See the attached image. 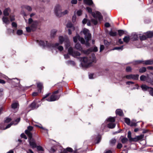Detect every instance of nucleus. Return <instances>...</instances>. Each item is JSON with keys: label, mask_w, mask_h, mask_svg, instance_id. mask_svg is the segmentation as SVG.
Listing matches in <instances>:
<instances>
[{"label": "nucleus", "mask_w": 153, "mask_h": 153, "mask_svg": "<svg viewBox=\"0 0 153 153\" xmlns=\"http://www.w3.org/2000/svg\"><path fill=\"white\" fill-rule=\"evenodd\" d=\"M82 32H83L85 35V39L86 40V42H85L84 38L80 37L78 35H77L76 36L74 37L73 40L74 42H76L78 40L81 42V43L85 44L87 46H89L90 44L88 42V41L91 37V35L89 33V30L86 28H84Z\"/></svg>", "instance_id": "f257e3e1"}, {"label": "nucleus", "mask_w": 153, "mask_h": 153, "mask_svg": "<svg viewBox=\"0 0 153 153\" xmlns=\"http://www.w3.org/2000/svg\"><path fill=\"white\" fill-rule=\"evenodd\" d=\"M89 58L88 57L80 58L79 59L82 61V64L83 66L88 67L90 66L92 62H94L95 60V58L94 54H91Z\"/></svg>", "instance_id": "f03ea898"}, {"label": "nucleus", "mask_w": 153, "mask_h": 153, "mask_svg": "<svg viewBox=\"0 0 153 153\" xmlns=\"http://www.w3.org/2000/svg\"><path fill=\"white\" fill-rule=\"evenodd\" d=\"M27 24L28 25V26L26 27V31L27 32H30L36 30L38 24V22L36 21H33V19L30 18L29 19Z\"/></svg>", "instance_id": "7ed1b4c3"}, {"label": "nucleus", "mask_w": 153, "mask_h": 153, "mask_svg": "<svg viewBox=\"0 0 153 153\" xmlns=\"http://www.w3.org/2000/svg\"><path fill=\"white\" fill-rule=\"evenodd\" d=\"M58 91L54 92L50 97H48L50 95V93H49L43 97V100H45L48 101H53L58 100L60 97V96L58 95L57 94L58 93Z\"/></svg>", "instance_id": "20e7f679"}, {"label": "nucleus", "mask_w": 153, "mask_h": 153, "mask_svg": "<svg viewBox=\"0 0 153 153\" xmlns=\"http://www.w3.org/2000/svg\"><path fill=\"white\" fill-rule=\"evenodd\" d=\"M25 133L29 137L28 141L30 146L33 149L36 148V147L37 144L35 140L32 137V134L27 130L25 131Z\"/></svg>", "instance_id": "39448f33"}, {"label": "nucleus", "mask_w": 153, "mask_h": 153, "mask_svg": "<svg viewBox=\"0 0 153 153\" xmlns=\"http://www.w3.org/2000/svg\"><path fill=\"white\" fill-rule=\"evenodd\" d=\"M68 54L64 55V58L66 59H68L69 58V55H71L77 58H78L81 55L80 53L79 52L74 51L71 47H70L68 49Z\"/></svg>", "instance_id": "423d86ee"}, {"label": "nucleus", "mask_w": 153, "mask_h": 153, "mask_svg": "<svg viewBox=\"0 0 153 153\" xmlns=\"http://www.w3.org/2000/svg\"><path fill=\"white\" fill-rule=\"evenodd\" d=\"M61 7L59 5H57L55 9V13L56 15L59 17H61L67 14L68 13V10H65L63 12L61 11Z\"/></svg>", "instance_id": "0eeeda50"}, {"label": "nucleus", "mask_w": 153, "mask_h": 153, "mask_svg": "<svg viewBox=\"0 0 153 153\" xmlns=\"http://www.w3.org/2000/svg\"><path fill=\"white\" fill-rule=\"evenodd\" d=\"M59 44H62L64 42H65V47L66 49L68 48L70 46V43L68 37L65 36L64 37L62 36H60L59 37Z\"/></svg>", "instance_id": "6e6552de"}, {"label": "nucleus", "mask_w": 153, "mask_h": 153, "mask_svg": "<svg viewBox=\"0 0 153 153\" xmlns=\"http://www.w3.org/2000/svg\"><path fill=\"white\" fill-rule=\"evenodd\" d=\"M86 9L89 13H91L92 16L94 18H98L99 21L101 20L102 19V16L101 15L100 13L99 12L96 11L95 13H92L91 9L89 7H87L86 8Z\"/></svg>", "instance_id": "1a4fd4ad"}, {"label": "nucleus", "mask_w": 153, "mask_h": 153, "mask_svg": "<svg viewBox=\"0 0 153 153\" xmlns=\"http://www.w3.org/2000/svg\"><path fill=\"white\" fill-rule=\"evenodd\" d=\"M135 62L136 64L142 63L143 64L146 65H151L153 64V60L149 59L145 61L137 60L135 61Z\"/></svg>", "instance_id": "9d476101"}, {"label": "nucleus", "mask_w": 153, "mask_h": 153, "mask_svg": "<svg viewBox=\"0 0 153 153\" xmlns=\"http://www.w3.org/2000/svg\"><path fill=\"white\" fill-rule=\"evenodd\" d=\"M140 79L141 81H146L147 82L150 83L151 84L153 85V81H152L148 77H146L144 75H142L140 76Z\"/></svg>", "instance_id": "9b49d317"}, {"label": "nucleus", "mask_w": 153, "mask_h": 153, "mask_svg": "<svg viewBox=\"0 0 153 153\" xmlns=\"http://www.w3.org/2000/svg\"><path fill=\"white\" fill-rule=\"evenodd\" d=\"M125 122L128 125L131 126H136V123L132 122H131L130 119L128 118H125Z\"/></svg>", "instance_id": "f8f14e48"}, {"label": "nucleus", "mask_w": 153, "mask_h": 153, "mask_svg": "<svg viewBox=\"0 0 153 153\" xmlns=\"http://www.w3.org/2000/svg\"><path fill=\"white\" fill-rule=\"evenodd\" d=\"M67 27L68 28H69L70 29H68V34L70 35L71 34L72 30H75V27L73 26L72 24L71 23H69L67 25Z\"/></svg>", "instance_id": "ddd939ff"}, {"label": "nucleus", "mask_w": 153, "mask_h": 153, "mask_svg": "<svg viewBox=\"0 0 153 153\" xmlns=\"http://www.w3.org/2000/svg\"><path fill=\"white\" fill-rule=\"evenodd\" d=\"M20 118H18L17 119H16L14 122H12V123L8 124L6 127L5 129H7L8 128H9L12 125H16L18 124V123L19 122L20 120Z\"/></svg>", "instance_id": "4468645a"}, {"label": "nucleus", "mask_w": 153, "mask_h": 153, "mask_svg": "<svg viewBox=\"0 0 153 153\" xmlns=\"http://www.w3.org/2000/svg\"><path fill=\"white\" fill-rule=\"evenodd\" d=\"M139 77V75H127L126 76V77L128 79H132L135 80H137L138 79Z\"/></svg>", "instance_id": "2eb2a0df"}, {"label": "nucleus", "mask_w": 153, "mask_h": 153, "mask_svg": "<svg viewBox=\"0 0 153 153\" xmlns=\"http://www.w3.org/2000/svg\"><path fill=\"white\" fill-rule=\"evenodd\" d=\"M59 43H56L54 44V45H53V47L57 48L60 51H62L63 50V47L62 46H59Z\"/></svg>", "instance_id": "dca6fc26"}, {"label": "nucleus", "mask_w": 153, "mask_h": 153, "mask_svg": "<svg viewBox=\"0 0 153 153\" xmlns=\"http://www.w3.org/2000/svg\"><path fill=\"white\" fill-rule=\"evenodd\" d=\"M143 137V135H141L139 136H136L133 139V140L134 141H137L138 140L142 139Z\"/></svg>", "instance_id": "f3484780"}, {"label": "nucleus", "mask_w": 153, "mask_h": 153, "mask_svg": "<svg viewBox=\"0 0 153 153\" xmlns=\"http://www.w3.org/2000/svg\"><path fill=\"white\" fill-rule=\"evenodd\" d=\"M37 42L39 44V45L41 46H48V45L47 44V41L45 42L42 40H40L39 41H38Z\"/></svg>", "instance_id": "a211bd4d"}, {"label": "nucleus", "mask_w": 153, "mask_h": 153, "mask_svg": "<svg viewBox=\"0 0 153 153\" xmlns=\"http://www.w3.org/2000/svg\"><path fill=\"white\" fill-rule=\"evenodd\" d=\"M10 12V9L9 8H7L5 9L4 12L3 13L4 16H8Z\"/></svg>", "instance_id": "6ab92c4d"}, {"label": "nucleus", "mask_w": 153, "mask_h": 153, "mask_svg": "<svg viewBox=\"0 0 153 153\" xmlns=\"http://www.w3.org/2000/svg\"><path fill=\"white\" fill-rule=\"evenodd\" d=\"M141 87L142 88V89L143 91H147L148 90L149 91V90L150 89L151 87H149L147 86L146 85H142L141 86Z\"/></svg>", "instance_id": "aec40b11"}, {"label": "nucleus", "mask_w": 153, "mask_h": 153, "mask_svg": "<svg viewBox=\"0 0 153 153\" xmlns=\"http://www.w3.org/2000/svg\"><path fill=\"white\" fill-rule=\"evenodd\" d=\"M37 88L39 89L38 92L40 93L41 92V90L42 88L43 85L42 83L40 82H38L37 84Z\"/></svg>", "instance_id": "412c9836"}, {"label": "nucleus", "mask_w": 153, "mask_h": 153, "mask_svg": "<svg viewBox=\"0 0 153 153\" xmlns=\"http://www.w3.org/2000/svg\"><path fill=\"white\" fill-rule=\"evenodd\" d=\"M84 2L85 4L89 5L93 4L92 0H84Z\"/></svg>", "instance_id": "4be33fe9"}, {"label": "nucleus", "mask_w": 153, "mask_h": 153, "mask_svg": "<svg viewBox=\"0 0 153 153\" xmlns=\"http://www.w3.org/2000/svg\"><path fill=\"white\" fill-rule=\"evenodd\" d=\"M2 20L3 22L6 24H8L10 23V21L8 18L5 17H3L2 18Z\"/></svg>", "instance_id": "5701e85b"}, {"label": "nucleus", "mask_w": 153, "mask_h": 153, "mask_svg": "<svg viewBox=\"0 0 153 153\" xmlns=\"http://www.w3.org/2000/svg\"><path fill=\"white\" fill-rule=\"evenodd\" d=\"M145 35L147 38H151L153 36V33L151 31L145 33Z\"/></svg>", "instance_id": "b1692460"}, {"label": "nucleus", "mask_w": 153, "mask_h": 153, "mask_svg": "<svg viewBox=\"0 0 153 153\" xmlns=\"http://www.w3.org/2000/svg\"><path fill=\"white\" fill-rule=\"evenodd\" d=\"M36 148L37 151L39 152H41L42 153L44 151V149H43V148H42V147L41 146H37V145L36 147Z\"/></svg>", "instance_id": "393cba45"}, {"label": "nucleus", "mask_w": 153, "mask_h": 153, "mask_svg": "<svg viewBox=\"0 0 153 153\" xmlns=\"http://www.w3.org/2000/svg\"><path fill=\"white\" fill-rule=\"evenodd\" d=\"M116 126V124L113 123H110L108 124V127L110 128H114Z\"/></svg>", "instance_id": "a878e982"}, {"label": "nucleus", "mask_w": 153, "mask_h": 153, "mask_svg": "<svg viewBox=\"0 0 153 153\" xmlns=\"http://www.w3.org/2000/svg\"><path fill=\"white\" fill-rule=\"evenodd\" d=\"M75 47L78 50L81 51L82 50V48L80 45L79 43H76L75 46Z\"/></svg>", "instance_id": "bb28decb"}, {"label": "nucleus", "mask_w": 153, "mask_h": 153, "mask_svg": "<svg viewBox=\"0 0 153 153\" xmlns=\"http://www.w3.org/2000/svg\"><path fill=\"white\" fill-rule=\"evenodd\" d=\"M116 113L117 114L120 116H122L123 115L122 111L120 109H117L116 111Z\"/></svg>", "instance_id": "cd10ccee"}, {"label": "nucleus", "mask_w": 153, "mask_h": 153, "mask_svg": "<svg viewBox=\"0 0 153 153\" xmlns=\"http://www.w3.org/2000/svg\"><path fill=\"white\" fill-rule=\"evenodd\" d=\"M107 120L111 123H113L115 121V117H110L107 119Z\"/></svg>", "instance_id": "c85d7f7f"}, {"label": "nucleus", "mask_w": 153, "mask_h": 153, "mask_svg": "<svg viewBox=\"0 0 153 153\" xmlns=\"http://www.w3.org/2000/svg\"><path fill=\"white\" fill-rule=\"evenodd\" d=\"M57 30L55 29L52 30L51 32V35L52 37H53L55 35Z\"/></svg>", "instance_id": "c756f323"}, {"label": "nucleus", "mask_w": 153, "mask_h": 153, "mask_svg": "<svg viewBox=\"0 0 153 153\" xmlns=\"http://www.w3.org/2000/svg\"><path fill=\"white\" fill-rule=\"evenodd\" d=\"M12 111L14 112H16L18 110V106H11Z\"/></svg>", "instance_id": "7c9ffc66"}, {"label": "nucleus", "mask_w": 153, "mask_h": 153, "mask_svg": "<svg viewBox=\"0 0 153 153\" xmlns=\"http://www.w3.org/2000/svg\"><path fill=\"white\" fill-rule=\"evenodd\" d=\"M39 102V101L38 99H36L30 105H38V102Z\"/></svg>", "instance_id": "2f4dec72"}, {"label": "nucleus", "mask_w": 153, "mask_h": 153, "mask_svg": "<svg viewBox=\"0 0 153 153\" xmlns=\"http://www.w3.org/2000/svg\"><path fill=\"white\" fill-rule=\"evenodd\" d=\"M23 8L29 11H31L32 10L31 7L29 6H25L23 7Z\"/></svg>", "instance_id": "473e14b6"}, {"label": "nucleus", "mask_w": 153, "mask_h": 153, "mask_svg": "<svg viewBox=\"0 0 153 153\" xmlns=\"http://www.w3.org/2000/svg\"><path fill=\"white\" fill-rule=\"evenodd\" d=\"M123 41L126 42H128L130 40V38L128 36H125L123 39Z\"/></svg>", "instance_id": "72a5a7b5"}, {"label": "nucleus", "mask_w": 153, "mask_h": 153, "mask_svg": "<svg viewBox=\"0 0 153 153\" xmlns=\"http://www.w3.org/2000/svg\"><path fill=\"white\" fill-rule=\"evenodd\" d=\"M146 70V68L145 67H142L139 69V72L140 73H143L145 72Z\"/></svg>", "instance_id": "f704fd0d"}, {"label": "nucleus", "mask_w": 153, "mask_h": 153, "mask_svg": "<svg viewBox=\"0 0 153 153\" xmlns=\"http://www.w3.org/2000/svg\"><path fill=\"white\" fill-rule=\"evenodd\" d=\"M116 142V140L115 139H112L110 141V144L112 145H114Z\"/></svg>", "instance_id": "c9c22d12"}, {"label": "nucleus", "mask_w": 153, "mask_h": 153, "mask_svg": "<svg viewBox=\"0 0 153 153\" xmlns=\"http://www.w3.org/2000/svg\"><path fill=\"white\" fill-rule=\"evenodd\" d=\"M147 37L146 35H143L141 36H140V39L141 40H144L146 39H147Z\"/></svg>", "instance_id": "e433bc0d"}, {"label": "nucleus", "mask_w": 153, "mask_h": 153, "mask_svg": "<svg viewBox=\"0 0 153 153\" xmlns=\"http://www.w3.org/2000/svg\"><path fill=\"white\" fill-rule=\"evenodd\" d=\"M10 21L12 22L15 20V16L13 14L11 15L10 16Z\"/></svg>", "instance_id": "4c0bfd02"}, {"label": "nucleus", "mask_w": 153, "mask_h": 153, "mask_svg": "<svg viewBox=\"0 0 153 153\" xmlns=\"http://www.w3.org/2000/svg\"><path fill=\"white\" fill-rule=\"evenodd\" d=\"M123 49V46H122L120 47H116L113 49V50H122Z\"/></svg>", "instance_id": "58836bf2"}, {"label": "nucleus", "mask_w": 153, "mask_h": 153, "mask_svg": "<svg viewBox=\"0 0 153 153\" xmlns=\"http://www.w3.org/2000/svg\"><path fill=\"white\" fill-rule=\"evenodd\" d=\"M118 32L120 36H121L124 34V31L123 30H118Z\"/></svg>", "instance_id": "ea45409f"}, {"label": "nucleus", "mask_w": 153, "mask_h": 153, "mask_svg": "<svg viewBox=\"0 0 153 153\" xmlns=\"http://www.w3.org/2000/svg\"><path fill=\"white\" fill-rule=\"evenodd\" d=\"M109 34L112 36H115L117 35V33L116 32L111 31L109 32Z\"/></svg>", "instance_id": "a19ab883"}, {"label": "nucleus", "mask_w": 153, "mask_h": 153, "mask_svg": "<svg viewBox=\"0 0 153 153\" xmlns=\"http://www.w3.org/2000/svg\"><path fill=\"white\" fill-rule=\"evenodd\" d=\"M128 137L129 139L130 140H133V139L131 138V133L130 131H128Z\"/></svg>", "instance_id": "79ce46f5"}, {"label": "nucleus", "mask_w": 153, "mask_h": 153, "mask_svg": "<svg viewBox=\"0 0 153 153\" xmlns=\"http://www.w3.org/2000/svg\"><path fill=\"white\" fill-rule=\"evenodd\" d=\"M66 63L68 64H71L73 65H75L74 62L72 61H68Z\"/></svg>", "instance_id": "37998d69"}, {"label": "nucleus", "mask_w": 153, "mask_h": 153, "mask_svg": "<svg viewBox=\"0 0 153 153\" xmlns=\"http://www.w3.org/2000/svg\"><path fill=\"white\" fill-rule=\"evenodd\" d=\"M23 33L22 30H18L17 31V34L19 35H22Z\"/></svg>", "instance_id": "c03bdc74"}, {"label": "nucleus", "mask_w": 153, "mask_h": 153, "mask_svg": "<svg viewBox=\"0 0 153 153\" xmlns=\"http://www.w3.org/2000/svg\"><path fill=\"white\" fill-rule=\"evenodd\" d=\"M128 140V139L126 138H123L121 140V142L123 143H126Z\"/></svg>", "instance_id": "a18cd8bd"}, {"label": "nucleus", "mask_w": 153, "mask_h": 153, "mask_svg": "<svg viewBox=\"0 0 153 153\" xmlns=\"http://www.w3.org/2000/svg\"><path fill=\"white\" fill-rule=\"evenodd\" d=\"M149 92L150 94L153 96V88H150L149 90Z\"/></svg>", "instance_id": "49530a36"}, {"label": "nucleus", "mask_w": 153, "mask_h": 153, "mask_svg": "<svg viewBox=\"0 0 153 153\" xmlns=\"http://www.w3.org/2000/svg\"><path fill=\"white\" fill-rule=\"evenodd\" d=\"M11 119L9 117H7L6 119L5 120V122L8 123L11 121Z\"/></svg>", "instance_id": "de8ad7c7"}, {"label": "nucleus", "mask_w": 153, "mask_h": 153, "mask_svg": "<svg viewBox=\"0 0 153 153\" xmlns=\"http://www.w3.org/2000/svg\"><path fill=\"white\" fill-rule=\"evenodd\" d=\"M19 105V104L17 101H14L13 102L11 105Z\"/></svg>", "instance_id": "09e8293b"}, {"label": "nucleus", "mask_w": 153, "mask_h": 153, "mask_svg": "<svg viewBox=\"0 0 153 153\" xmlns=\"http://www.w3.org/2000/svg\"><path fill=\"white\" fill-rule=\"evenodd\" d=\"M64 150H65L67 152H67H72V149L71 148H67L66 150L64 149Z\"/></svg>", "instance_id": "8fccbe9b"}, {"label": "nucleus", "mask_w": 153, "mask_h": 153, "mask_svg": "<svg viewBox=\"0 0 153 153\" xmlns=\"http://www.w3.org/2000/svg\"><path fill=\"white\" fill-rule=\"evenodd\" d=\"M122 147V145L120 143H118L117 146V148L118 149H121Z\"/></svg>", "instance_id": "3c124183"}, {"label": "nucleus", "mask_w": 153, "mask_h": 153, "mask_svg": "<svg viewBox=\"0 0 153 153\" xmlns=\"http://www.w3.org/2000/svg\"><path fill=\"white\" fill-rule=\"evenodd\" d=\"M91 21L95 25H97V21L95 19H92Z\"/></svg>", "instance_id": "603ef678"}, {"label": "nucleus", "mask_w": 153, "mask_h": 153, "mask_svg": "<svg viewBox=\"0 0 153 153\" xmlns=\"http://www.w3.org/2000/svg\"><path fill=\"white\" fill-rule=\"evenodd\" d=\"M30 108H31L33 110L37 108L38 107V106H29Z\"/></svg>", "instance_id": "864d4df0"}, {"label": "nucleus", "mask_w": 153, "mask_h": 153, "mask_svg": "<svg viewBox=\"0 0 153 153\" xmlns=\"http://www.w3.org/2000/svg\"><path fill=\"white\" fill-rule=\"evenodd\" d=\"M21 136L22 138H23L25 139H27V138L26 135L24 133L22 134Z\"/></svg>", "instance_id": "5fc2aeb1"}, {"label": "nucleus", "mask_w": 153, "mask_h": 153, "mask_svg": "<svg viewBox=\"0 0 153 153\" xmlns=\"http://www.w3.org/2000/svg\"><path fill=\"white\" fill-rule=\"evenodd\" d=\"M131 68L130 67H128L126 68V71L128 72L131 71Z\"/></svg>", "instance_id": "6e6d98bb"}, {"label": "nucleus", "mask_w": 153, "mask_h": 153, "mask_svg": "<svg viewBox=\"0 0 153 153\" xmlns=\"http://www.w3.org/2000/svg\"><path fill=\"white\" fill-rule=\"evenodd\" d=\"M82 14V11L81 10H78L77 12V15L78 16L81 15Z\"/></svg>", "instance_id": "4d7b16f0"}, {"label": "nucleus", "mask_w": 153, "mask_h": 153, "mask_svg": "<svg viewBox=\"0 0 153 153\" xmlns=\"http://www.w3.org/2000/svg\"><path fill=\"white\" fill-rule=\"evenodd\" d=\"M104 48V46L103 45H101L100 48V51L101 52L103 50Z\"/></svg>", "instance_id": "13d9d810"}, {"label": "nucleus", "mask_w": 153, "mask_h": 153, "mask_svg": "<svg viewBox=\"0 0 153 153\" xmlns=\"http://www.w3.org/2000/svg\"><path fill=\"white\" fill-rule=\"evenodd\" d=\"M91 51L96 52L97 51V47H95L93 49H91Z\"/></svg>", "instance_id": "bf43d9fd"}, {"label": "nucleus", "mask_w": 153, "mask_h": 153, "mask_svg": "<svg viewBox=\"0 0 153 153\" xmlns=\"http://www.w3.org/2000/svg\"><path fill=\"white\" fill-rule=\"evenodd\" d=\"M27 130H28L29 131H30H30L32 130L33 129V127L31 126H29L27 128Z\"/></svg>", "instance_id": "052dcab7"}, {"label": "nucleus", "mask_w": 153, "mask_h": 153, "mask_svg": "<svg viewBox=\"0 0 153 153\" xmlns=\"http://www.w3.org/2000/svg\"><path fill=\"white\" fill-rule=\"evenodd\" d=\"M97 141L96 142V143H98L101 140V137L100 136H98V139L97 140Z\"/></svg>", "instance_id": "680f3d73"}, {"label": "nucleus", "mask_w": 153, "mask_h": 153, "mask_svg": "<svg viewBox=\"0 0 153 153\" xmlns=\"http://www.w3.org/2000/svg\"><path fill=\"white\" fill-rule=\"evenodd\" d=\"M55 151V150L53 148H51L49 150V152L51 153H53Z\"/></svg>", "instance_id": "e2e57ef3"}, {"label": "nucleus", "mask_w": 153, "mask_h": 153, "mask_svg": "<svg viewBox=\"0 0 153 153\" xmlns=\"http://www.w3.org/2000/svg\"><path fill=\"white\" fill-rule=\"evenodd\" d=\"M133 39L134 40H136L138 39V36L137 34H135L133 36Z\"/></svg>", "instance_id": "0e129e2a"}, {"label": "nucleus", "mask_w": 153, "mask_h": 153, "mask_svg": "<svg viewBox=\"0 0 153 153\" xmlns=\"http://www.w3.org/2000/svg\"><path fill=\"white\" fill-rule=\"evenodd\" d=\"M12 25L13 27L16 28L17 27V24L15 22H13L12 24Z\"/></svg>", "instance_id": "69168bd1"}, {"label": "nucleus", "mask_w": 153, "mask_h": 153, "mask_svg": "<svg viewBox=\"0 0 153 153\" xmlns=\"http://www.w3.org/2000/svg\"><path fill=\"white\" fill-rule=\"evenodd\" d=\"M77 0H72L71 1V3L73 4H76L77 3Z\"/></svg>", "instance_id": "338daca9"}, {"label": "nucleus", "mask_w": 153, "mask_h": 153, "mask_svg": "<svg viewBox=\"0 0 153 153\" xmlns=\"http://www.w3.org/2000/svg\"><path fill=\"white\" fill-rule=\"evenodd\" d=\"M27 153H34L30 149H29L27 151Z\"/></svg>", "instance_id": "774afa93"}]
</instances>
